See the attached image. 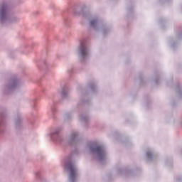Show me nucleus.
I'll return each instance as SVG.
<instances>
[{"mask_svg": "<svg viewBox=\"0 0 182 182\" xmlns=\"http://www.w3.org/2000/svg\"><path fill=\"white\" fill-rule=\"evenodd\" d=\"M65 168H68L70 171V178L73 181L75 178H76V168H75V166H73V164L72 162H68L66 164Z\"/></svg>", "mask_w": 182, "mask_h": 182, "instance_id": "1", "label": "nucleus"}, {"mask_svg": "<svg viewBox=\"0 0 182 182\" xmlns=\"http://www.w3.org/2000/svg\"><path fill=\"white\" fill-rule=\"evenodd\" d=\"M96 23H97V21H96V20H92V21H91V22H90V25H91L92 26H95V25Z\"/></svg>", "mask_w": 182, "mask_h": 182, "instance_id": "4", "label": "nucleus"}, {"mask_svg": "<svg viewBox=\"0 0 182 182\" xmlns=\"http://www.w3.org/2000/svg\"><path fill=\"white\" fill-rule=\"evenodd\" d=\"M147 156H148V157H149V156H150V153L148 152V153H147Z\"/></svg>", "mask_w": 182, "mask_h": 182, "instance_id": "5", "label": "nucleus"}, {"mask_svg": "<svg viewBox=\"0 0 182 182\" xmlns=\"http://www.w3.org/2000/svg\"><path fill=\"white\" fill-rule=\"evenodd\" d=\"M92 151L94 153H96L99 157H105V150L103 149V147L102 146H97L92 149Z\"/></svg>", "mask_w": 182, "mask_h": 182, "instance_id": "2", "label": "nucleus"}, {"mask_svg": "<svg viewBox=\"0 0 182 182\" xmlns=\"http://www.w3.org/2000/svg\"><path fill=\"white\" fill-rule=\"evenodd\" d=\"M80 53L82 58H85L87 55V48H86V46L83 43H81Z\"/></svg>", "mask_w": 182, "mask_h": 182, "instance_id": "3", "label": "nucleus"}]
</instances>
